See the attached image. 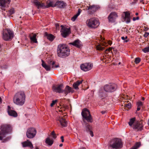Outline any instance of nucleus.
Returning a JSON list of instances; mask_svg holds the SVG:
<instances>
[{
  "instance_id": "nucleus-46",
  "label": "nucleus",
  "mask_w": 149,
  "mask_h": 149,
  "mask_svg": "<svg viewBox=\"0 0 149 149\" xmlns=\"http://www.w3.org/2000/svg\"><path fill=\"white\" fill-rule=\"evenodd\" d=\"M149 35V33L147 32L145 33V34L144 35V36L145 37H147Z\"/></svg>"
},
{
  "instance_id": "nucleus-44",
  "label": "nucleus",
  "mask_w": 149,
  "mask_h": 149,
  "mask_svg": "<svg viewBox=\"0 0 149 149\" xmlns=\"http://www.w3.org/2000/svg\"><path fill=\"white\" fill-rule=\"evenodd\" d=\"M137 107H141L143 105V103L141 102H137Z\"/></svg>"
},
{
  "instance_id": "nucleus-8",
  "label": "nucleus",
  "mask_w": 149,
  "mask_h": 149,
  "mask_svg": "<svg viewBox=\"0 0 149 149\" xmlns=\"http://www.w3.org/2000/svg\"><path fill=\"white\" fill-rule=\"evenodd\" d=\"M33 3L38 9H40V8H48L50 7H55V4L53 5L52 3L51 2L47 4L46 6L45 5L44 3H40L38 0H34Z\"/></svg>"
},
{
  "instance_id": "nucleus-9",
  "label": "nucleus",
  "mask_w": 149,
  "mask_h": 149,
  "mask_svg": "<svg viewBox=\"0 0 149 149\" xmlns=\"http://www.w3.org/2000/svg\"><path fill=\"white\" fill-rule=\"evenodd\" d=\"M117 88L116 85L114 84H106L104 86V91L107 92L112 93L116 90Z\"/></svg>"
},
{
  "instance_id": "nucleus-31",
  "label": "nucleus",
  "mask_w": 149,
  "mask_h": 149,
  "mask_svg": "<svg viewBox=\"0 0 149 149\" xmlns=\"http://www.w3.org/2000/svg\"><path fill=\"white\" fill-rule=\"evenodd\" d=\"M124 106L125 108L130 109L131 107V103L129 102V101L126 100L125 102Z\"/></svg>"
},
{
  "instance_id": "nucleus-48",
  "label": "nucleus",
  "mask_w": 149,
  "mask_h": 149,
  "mask_svg": "<svg viewBox=\"0 0 149 149\" xmlns=\"http://www.w3.org/2000/svg\"><path fill=\"white\" fill-rule=\"evenodd\" d=\"M139 17H134L133 18V21H135L136 20H138L139 19Z\"/></svg>"
},
{
  "instance_id": "nucleus-3",
  "label": "nucleus",
  "mask_w": 149,
  "mask_h": 149,
  "mask_svg": "<svg viewBox=\"0 0 149 149\" xmlns=\"http://www.w3.org/2000/svg\"><path fill=\"white\" fill-rule=\"evenodd\" d=\"M57 53L58 57L64 58L69 55L70 50L66 45L63 44H60L57 47Z\"/></svg>"
},
{
  "instance_id": "nucleus-21",
  "label": "nucleus",
  "mask_w": 149,
  "mask_h": 149,
  "mask_svg": "<svg viewBox=\"0 0 149 149\" xmlns=\"http://www.w3.org/2000/svg\"><path fill=\"white\" fill-rule=\"evenodd\" d=\"M66 5V3L63 1H58L55 4V6H57L60 8H64Z\"/></svg>"
},
{
  "instance_id": "nucleus-55",
  "label": "nucleus",
  "mask_w": 149,
  "mask_h": 149,
  "mask_svg": "<svg viewBox=\"0 0 149 149\" xmlns=\"http://www.w3.org/2000/svg\"><path fill=\"white\" fill-rule=\"evenodd\" d=\"M7 2L8 3H9L10 1H11V0H7Z\"/></svg>"
},
{
  "instance_id": "nucleus-33",
  "label": "nucleus",
  "mask_w": 149,
  "mask_h": 149,
  "mask_svg": "<svg viewBox=\"0 0 149 149\" xmlns=\"http://www.w3.org/2000/svg\"><path fill=\"white\" fill-rule=\"evenodd\" d=\"M141 145L140 142H136L134 145L132 146L130 149H137Z\"/></svg>"
},
{
  "instance_id": "nucleus-27",
  "label": "nucleus",
  "mask_w": 149,
  "mask_h": 149,
  "mask_svg": "<svg viewBox=\"0 0 149 149\" xmlns=\"http://www.w3.org/2000/svg\"><path fill=\"white\" fill-rule=\"evenodd\" d=\"M72 88L68 86H67L64 90H63V92L67 95L68 93L72 91Z\"/></svg>"
},
{
  "instance_id": "nucleus-50",
  "label": "nucleus",
  "mask_w": 149,
  "mask_h": 149,
  "mask_svg": "<svg viewBox=\"0 0 149 149\" xmlns=\"http://www.w3.org/2000/svg\"><path fill=\"white\" fill-rule=\"evenodd\" d=\"M61 141L62 142H63L64 141V137L63 136H62L61 137Z\"/></svg>"
},
{
  "instance_id": "nucleus-34",
  "label": "nucleus",
  "mask_w": 149,
  "mask_h": 149,
  "mask_svg": "<svg viewBox=\"0 0 149 149\" xmlns=\"http://www.w3.org/2000/svg\"><path fill=\"white\" fill-rule=\"evenodd\" d=\"M99 95L102 98H103L106 96V95L104 92L102 90L100 91Z\"/></svg>"
},
{
  "instance_id": "nucleus-28",
  "label": "nucleus",
  "mask_w": 149,
  "mask_h": 149,
  "mask_svg": "<svg viewBox=\"0 0 149 149\" xmlns=\"http://www.w3.org/2000/svg\"><path fill=\"white\" fill-rule=\"evenodd\" d=\"M81 11L82 10L80 9H79L78 13L74 15L73 17H72L71 18V20L73 21H74L78 16L80 15Z\"/></svg>"
},
{
  "instance_id": "nucleus-47",
  "label": "nucleus",
  "mask_w": 149,
  "mask_h": 149,
  "mask_svg": "<svg viewBox=\"0 0 149 149\" xmlns=\"http://www.w3.org/2000/svg\"><path fill=\"white\" fill-rule=\"evenodd\" d=\"M89 134H90L91 136L92 137H93L94 136V134H93V132L91 131V130L89 131Z\"/></svg>"
},
{
  "instance_id": "nucleus-54",
  "label": "nucleus",
  "mask_w": 149,
  "mask_h": 149,
  "mask_svg": "<svg viewBox=\"0 0 149 149\" xmlns=\"http://www.w3.org/2000/svg\"><path fill=\"white\" fill-rule=\"evenodd\" d=\"M140 2L143 4H144V3L143 1V0H140Z\"/></svg>"
},
{
  "instance_id": "nucleus-24",
  "label": "nucleus",
  "mask_w": 149,
  "mask_h": 149,
  "mask_svg": "<svg viewBox=\"0 0 149 149\" xmlns=\"http://www.w3.org/2000/svg\"><path fill=\"white\" fill-rule=\"evenodd\" d=\"M45 36H46L47 38L51 41H53L55 38V37L53 35L51 34H48L47 32L45 33Z\"/></svg>"
},
{
  "instance_id": "nucleus-16",
  "label": "nucleus",
  "mask_w": 149,
  "mask_h": 149,
  "mask_svg": "<svg viewBox=\"0 0 149 149\" xmlns=\"http://www.w3.org/2000/svg\"><path fill=\"white\" fill-rule=\"evenodd\" d=\"M122 17L124 21L127 23L130 22L131 21L130 15L128 11H127L123 12V13L122 15Z\"/></svg>"
},
{
  "instance_id": "nucleus-20",
  "label": "nucleus",
  "mask_w": 149,
  "mask_h": 149,
  "mask_svg": "<svg viewBox=\"0 0 149 149\" xmlns=\"http://www.w3.org/2000/svg\"><path fill=\"white\" fill-rule=\"evenodd\" d=\"M69 44L78 48H80L82 45L81 42L79 39L76 40L73 42L69 43Z\"/></svg>"
},
{
  "instance_id": "nucleus-30",
  "label": "nucleus",
  "mask_w": 149,
  "mask_h": 149,
  "mask_svg": "<svg viewBox=\"0 0 149 149\" xmlns=\"http://www.w3.org/2000/svg\"><path fill=\"white\" fill-rule=\"evenodd\" d=\"M36 34H34L32 36H31L30 39L34 43H37L38 42L36 38Z\"/></svg>"
},
{
  "instance_id": "nucleus-1",
  "label": "nucleus",
  "mask_w": 149,
  "mask_h": 149,
  "mask_svg": "<svg viewBox=\"0 0 149 149\" xmlns=\"http://www.w3.org/2000/svg\"><path fill=\"white\" fill-rule=\"evenodd\" d=\"M12 129V127L10 124H5L0 126V140L2 141V142H6L10 139V136H6L11 132Z\"/></svg>"
},
{
  "instance_id": "nucleus-37",
  "label": "nucleus",
  "mask_w": 149,
  "mask_h": 149,
  "mask_svg": "<svg viewBox=\"0 0 149 149\" xmlns=\"http://www.w3.org/2000/svg\"><path fill=\"white\" fill-rule=\"evenodd\" d=\"M96 49L97 50L102 51L104 49V48L99 45L96 46Z\"/></svg>"
},
{
  "instance_id": "nucleus-51",
  "label": "nucleus",
  "mask_w": 149,
  "mask_h": 149,
  "mask_svg": "<svg viewBox=\"0 0 149 149\" xmlns=\"http://www.w3.org/2000/svg\"><path fill=\"white\" fill-rule=\"evenodd\" d=\"M106 112V111H101V113L102 114H104Z\"/></svg>"
},
{
  "instance_id": "nucleus-18",
  "label": "nucleus",
  "mask_w": 149,
  "mask_h": 149,
  "mask_svg": "<svg viewBox=\"0 0 149 149\" xmlns=\"http://www.w3.org/2000/svg\"><path fill=\"white\" fill-rule=\"evenodd\" d=\"M118 17L117 14L115 12H111L109 15L108 19L109 21L114 22L116 19Z\"/></svg>"
},
{
  "instance_id": "nucleus-7",
  "label": "nucleus",
  "mask_w": 149,
  "mask_h": 149,
  "mask_svg": "<svg viewBox=\"0 0 149 149\" xmlns=\"http://www.w3.org/2000/svg\"><path fill=\"white\" fill-rule=\"evenodd\" d=\"M81 114L83 118L87 122L90 123L93 122L92 118L90 112L87 108H84L82 110Z\"/></svg>"
},
{
  "instance_id": "nucleus-13",
  "label": "nucleus",
  "mask_w": 149,
  "mask_h": 149,
  "mask_svg": "<svg viewBox=\"0 0 149 149\" xmlns=\"http://www.w3.org/2000/svg\"><path fill=\"white\" fill-rule=\"evenodd\" d=\"M132 127L136 131H141L143 129L142 122L141 121L135 122Z\"/></svg>"
},
{
  "instance_id": "nucleus-38",
  "label": "nucleus",
  "mask_w": 149,
  "mask_h": 149,
  "mask_svg": "<svg viewBox=\"0 0 149 149\" xmlns=\"http://www.w3.org/2000/svg\"><path fill=\"white\" fill-rule=\"evenodd\" d=\"M114 49L113 48L111 47H109V48L107 49L105 51V53L106 54H108V52H110L112 51V49Z\"/></svg>"
},
{
  "instance_id": "nucleus-29",
  "label": "nucleus",
  "mask_w": 149,
  "mask_h": 149,
  "mask_svg": "<svg viewBox=\"0 0 149 149\" xmlns=\"http://www.w3.org/2000/svg\"><path fill=\"white\" fill-rule=\"evenodd\" d=\"M54 141L50 139L49 138H47L45 140L46 143L49 146H51L53 143Z\"/></svg>"
},
{
  "instance_id": "nucleus-42",
  "label": "nucleus",
  "mask_w": 149,
  "mask_h": 149,
  "mask_svg": "<svg viewBox=\"0 0 149 149\" xmlns=\"http://www.w3.org/2000/svg\"><path fill=\"white\" fill-rule=\"evenodd\" d=\"M121 39L123 40H124V42H127L128 41H129V40H125V39H127V36H125V37H124V36H123L121 37Z\"/></svg>"
},
{
  "instance_id": "nucleus-23",
  "label": "nucleus",
  "mask_w": 149,
  "mask_h": 149,
  "mask_svg": "<svg viewBox=\"0 0 149 149\" xmlns=\"http://www.w3.org/2000/svg\"><path fill=\"white\" fill-rule=\"evenodd\" d=\"M42 66L46 70V71H50L51 70V68H52L51 66L47 64L42 60Z\"/></svg>"
},
{
  "instance_id": "nucleus-32",
  "label": "nucleus",
  "mask_w": 149,
  "mask_h": 149,
  "mask_svg": "<svg viewBox=\"0 0 149 149\" xmlns=\"http://www.w3.org/2000/svg\"><path fill=\"white\" fill-rule=\"evenodd\" d=\"M135 118H133L130 119V121L128 122L129 125L131 127H132V125L134 124L135 122Z\"/></svg>"
},
{
  "instance_id": "nucleus-19",
  "label": "nucleus",
  "mask_w": 149,
  "mask_h": 149,
  "mask_svg": "<svg viewBox=\"0 0 149 149\" xmlns=\"http://www.w3.org/2000/svg\"><path fill=\"white\" fill-rule=\"evenodd\" d=\"M7 111L8 115L14 117H16L17 116V113L14 110L11 109L10 107L8 106Z\"/></svg>"
},
{
  "instance_id": "nucleus-10",
  "label": "nucleus",
  "mask_w": 149,
  "mask_h": 149,
  "mask_svg": "<svg viewBox=\"0 0 149 149\" xmlns=\"http://www.w3.org/2000/svg\"><path fill=\"white\" fill-rule=\"evenodd\" d=\"M37 131L34 127L29 128L26 132L27 137L29 139H32L34 137L36 134Z\"/></svg>"
},
{
  "instance_id": "nucleus-36",
  "label": "nucleus",
  "mask_w": 149,
  "mask_h": 149,
  "mask_svg": "<svg viewBox=\"0 0 149 149\" xmlns=\"http://www.w3.org/2000/svg\"><path fill=\"white\" fill-rule=\"evenodd\" d=\"M92 127L88 124H87L86 126V130L87 132H89L91 130Z\"/></svg>"
},
{
  "instance_id": "nucleus-26",
  "label": "nucleus",
  "mask_w": 149,
  "mask_h": 149,
  "mask_svg": "<svg viewBox=\"0 0 149 149\" xmlns=\"http://www.w3.org/2000/svg\"><path fill=\"white\" fill-rule=\"evenodd\" d=\"M83 80H78L74 82L73 84V88L76 90L79 89L78 86L82 83Z\"/></svg>"
},
{
  "instance_id": "nucleus-59",
  "label": "nucleus",
  "mask_w": 149,
  "mask_h": 149,
  "mask_svg": "<svg viewBox=\"0 0 149 149\" xmlns=\"http://www.w3.org/2000/svg\"><path fill=\"white\" fill-rule=\"evenodd\" d=\"M36 149H39V148H38L37 147H36Z\"/></svg>"
},
{
  "instance_id": "nucleus-58",
  "label": "nucleus",
  "mask_w": 149,
  "mask_h": 149,
  "mask_svg": "<svg viewBox=\"0 0 149 149\" xmlns=\"http://www.w3.org/2000/svg\"><path fill=\"white\" fill-rule=\"evenodd\" d=\"M138 14H138V13H135V15H138Z\"/></svg>"
},
{
  "instance_id": "nucleus-22",
  "label": "nucleus",
  "mask_w": 149,
  "mask_h": 149,
  "mask_svg": "<svg viewBox=\"0 0 149 149\" xmlns=\"http://www.w3.org/2000/svg\"><path fill=\"white\" fill-rule=\"evenodd\" d=\"M22 144L23 147H29L31 149H32L33 148L32 143L31 142L29 141L28 140L22 143Z\"/></svg>"
},
{
  "instance_id": "nucleus-11",
  "label": "nucleus",
  "mask_w": 149,
  "mask_h": 149,
  "mask_svg": "<svg viewBox=\"0 0 149 149\" xmlns=\"http://www.w3.org/2000/svg\"><path fill=\"white\" fill-rule=\"evenodd\" d=\"M61 27V32L62 36L64 38L67 37L71 33L70 28L65 27L63 25Z\"/></svg>"
},
{
  "instance_id": "nucleus-35",
  "label": "nucleus",
  "mask_w": 149,
  "mask_h": 149,
  "mask_svg": "<svg viewBox=\"0 0 149 149\" xmlns=\"http://www.w3.org/2000/svg\"><path fill=\"white\" fill-rule=\"evenodd\" d=\"M7 2L6 0H0V6L5 7Z\"/></svg>"
},
{
  "instance_id": "nucleus-45",
  "label": "nucleus",
  "mask_w": 149,
  "mask_h": 149,
  "mask_svg": "<svg viewBox=\"0 0 149 149\" xmlns=\"http://www.w3.org/2000/svg\"><path fill=\"white\" fill-rule=\"evenodd\" d=\"M56 102V100H53L52 103L51 104L50 106L51 107H53L55 104Z\"/></svg>"
},
{
  "instance_id": "nucleus-41",
  "label": "nucleus",
  "mask_w": 149,
  "mask_h": 149,
  "mask_svg": "<svg viewBox=\"0 0 149 149\" xmlns=\"http://www.w3.org/2000/svg\"><path fill=\"white\" fill-rule=\"evenodd\" d=\"M10 15H11L15 13L14 10L13 8L10 9L8 11Z\"/></svg>"
},
{
  "instance_id": "nucleus-40",
  "label": "nucleus",
  "mask_w": 149,
  "mask_h": 149,
  "mask_svg": "<svg viewBox=\"0 0 149 149\" xmlns=\"http://www.w3.org/2000/svg\"><path fill=\"white\" fill-rule=\"evenodd\" d=\"M142 51L145 53H147L149 52V47H146L142 49Z\"/></svg>"
},
{
  "instance_id": "nucleus-61",
  "label": "nucleus",
  "mask_w": 149,
  "mask_h": 149,
  "mask_svg": "<svg viewBox=\"0 0 149 149\" xmlns=\"http://www.w3.org/2000/svg\"><path fill=\"white\" fill-rule=\"evenodd\" d=\"M19 18H21V16H20V17H19Z\"/></svg>"
},
{
  "instance_id": "nucleus-12",
  "label": "nucleus",
  "mask_w": 149,
  "mask_h": 149,
  "mask_svg": "<svg viewBox=\"0 0 149 149\" xmlns=\"http://www.w3.org/2000/svg\"><path fill=\"white\" fill-rule=\"evenodd\" d=\"M57 123L59 125H61L63 127H65L67 126V122L65 118L62 117L57 116L56 118Z\"/></svg>"
},
{
  "instance_id": "nucleus-25",
  "label": "nucleus",
  "mask_w": 149,
  "mask_h": 149,
  "mask_svg": "<svg viewBox=\"0 0 149 149\" xmlns=\"http://www.w3.org/2000/svg\"><path fill=\"white\" fill-rule=\"evenodd\" d=\"M48 64L52 67V68H57L59 67L58 65H55V62L51 60H48Z\"/></svg>"
},
{
  "instance_id": "nucleus-6",
  "label": "nucleus",
  "mask_w": 149,
  "mask_h": 149,
  "mask_svg": "<svg viewBox=\"0 0 149 149\" xmlns=\"http://www.w3.org/2000/svg\"><path fill=\"white\" fill-rule=\"evenodd\" d=\"M13 32L10 29H6L3 30L2 38L5 41L11 40L13 37Z\"/></svg>"
},
{
  "instance_id": "nucleus-43",
  "label": "nucleus",
  "mask_w": 149,
  "mask_h": 149,
  "mask_svg": "<svg viewBox=\"0 0 149 149\" xmlns=\"http://www.w3.org/2000/svg\"><path fill=\"white\" fill-rule=\"evenodd\" d=\"M51 135L53 136V137L54 139H55L56 138V134L54 131L52 132Z\"/></svg>"
},
{
  "instance_id": "nucleus-52",
  "label": "nucleus",
  "mask_w": 149,
  "mask_h": 149,
  "mask_svg": "<svg viewBox=\"0 0 149 149\" xmlns=\"http://www.w3.org/2000/svg\"><path fill=\"white\" fill-rule=\"evenodd\" d=\"M140 107H137V111H139L140 110V109H141Z\"/></svg>"
},
{
  "instance_id": "nucleus-39",
  "label": "nucleus",
  "mask_w": 149,
  "mask_h": 149,
  "mask_svg": "<svg viewBox=\"0 0 149 149\" xmlns=\"http://www.w3.org/2000/svg\"><path fill=\"white\" fill-rule=\"evenodd\" d=\"M141 61V59L139 58H135L134 62L136 64L139 63Z\"/></svg>"
},
{
  "instance_id": "nucleus-2",
  "label": "nucleus",
  "mask_w": 149,
  "mask_h": 149,
  "mask_svg": "<svg viewBox=\"0 0 149 149\" xmlns=\"http://www.w3.org/2000/svg\"><path fill=\"white\" fill-rule=\"evenodd\" d=\"M26 97V95L24 91H18L15 94L13 97V102L17 105L22 106L25 103Z\"/></svg>"
},
{
  "instance_id": "nucleus-60",
  "label": "nucleus",
  "mask_w": 149,
  "mask_h": 149,
  "mask_svg": "<svg viewBox=\"0 0 149 149\" xmlns=\"http://www.w3.org/2000/svg\"><path fill=\"white\" fill-rule=\"evenodd\" d=\"M120 64V63H119L118 64H119H119Z\"/></svg>"
},
{
  "instance_id": "nucleus-17",
  "label": "nucleus",
  "mask_w": 149,
  "mask_h": 149,
  "mask_svg": "<svg viewBox=\"0 0 149 149\" xmlns=\"http://www.w3.org/2000/svg\"><path fill=\"white\" fill-rule=\"evenodd\" d=\"M87 9L89 10V14H92L100 8L99 6H97L93 5L87 6Z\"/></svg>"
},
{
  "instance_id": "nucleus-14",
  "label": "nucleus",
  "mask_w": 149,
  "mask_h": 149,
  "mask_svg": "<svg viewBox=\"0 0 149 149\" xmlns=\"http://www.w3.org/2000/svg\"><path fill=\"white\" fill-rule=\"evenodd\" d=\"M63 88L62 84H60L58 85H53L52 86V91L54 92L58 93H63Z\"/></svg>"
},
{
  "instance_id": "nucleus-5",
  "label": "nucleus",
  "mask_w": 149,
  "mask_h": 149,
  "mask_svg": "<svg viewBox=\"0 0 149 149\" xmlns=\"http://www.w3.org/2000/svg\"><path fill=\"white\" fill-rule=\"evenodd\" d=\"M86 24L88 27L93 28H96L100 24L99 21L95 18L87 19L86 22Z\"/></svg>"
},
{
  "instance_id": "nucleus-4",
  "label": "nucleus",
  "mask_w": 149,
  "mask_h": 149,
  "mask_svg": "<svg viewBox=\"0 0 149 149\" xmlns=\"http://www.w3.org/2000/svg\"><path fill=\"white\" fill-rule=\"evenodd\" d=\"M109 146L113 149L120 148L123 147L122 142L121 139L115 138L110 141Z\"/></svg>"
},
{
  "instance_id": "nucleus-57",
  "label": "nucleus",
  "mask_w": 149,
  "mask_h": 149,
  "mask_svg": "<svg viewBox=\"0 0 149 149\" xmlns=\"http://www.w3.org/2000/svg\"><path fill=\"white\" fill-rule=\"evenodd\" d=\"M142 100L143 101L145 100V98L144 97H142Z\"/></svg>"
},
{
  "instance_id": "nucleus-49",
  "label": "nucleus",
  "mask_w": 149,
  "mask_h": 149,
  "mask_svg": "<svg viewBox=\"0 0 149 149\" xmlns=\"http://www.w3.org/2000/svg\"><path fill=\"white\" fill-rule=\"evenodd\" d=\"M55 26L56 27V29H58L59 28V24H55Z\"/></svg>"
},
{
  "instance_id": "nucleus-56",
  "label": "nucleus",
  "mask_w": 149,
  "mask_h": 149,
  "mask_svg": "<svg viewBox=\"0 0 149 149\" xmlns=\"http://www.w3.org/2000/svg\"><path fill=\"white\" fill-rule=\"evenodd\" d=\"M63 145L62 144H60L59 145L60 147H62L63 146Z\"/></svg>"
},
{
  "instance_id": "nucleus-15",
  "label": "nucleus",
  "mask_w": 149,
  "mask_h": 149,
  "mask_svg": "<svg viewBox=\"0 0 149 149\" xmlns=\"http://www.w3.org/2000/svg\"><path fill=\"white\" fill-rule=\"evenodd\" d=\"M93 67V64L90 63H86L82 64L80 66L81 70L85 72L91 70Z\"/></svg>"
},
{
  "instance_id": "nucleus-53",
  "label": "nucleus",
  "mask_w": 149,
  "mask_h": 149,
  "mask_svg": "<svg viewBox=\"0 0 149 149\" xmlns=\"http://www.w3.org/2000/svg\"><path fill=\"white\" fill-rule=\"evenodd\" d=\"M2 103V99L1 97H0V104Z\"/></svg>"
}]
</instances>
